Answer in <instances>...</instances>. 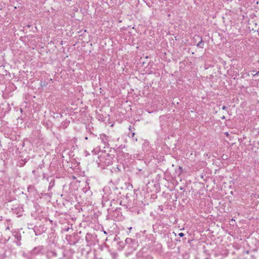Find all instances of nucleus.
<instances>
[{"label":"nucleus","instance_id":"obj_1","mask_svg":"<svg viewBox=\"0 0 259 259\" xmlns=\"http://www.w3.org/2000/svg\"><path fill=\"white\" fill-rule=\"evenodd\" d=\"M41 251V248L40 247H35L32 250V254H37Z\"/></svg>","mask_w":259,"mask_h":259},{"label":"nucleus","instance_id":"obj_2","mask_svg":"<svg viewBox=\"0 0 259 259\" xmlns=\"http://www.w3.org/2000/svg\"><path fill=\"white\" fill-rule=\"evenodd\" d=\"M197 46L200 48H203V42L202 39H201V40L198 43L197 45Z\"/></svg>","mask_w":259,"mask_h":259},{"label":"nucleus","instance_id":"obj_3","mask_svg":"<svg viewBox=\"0 0 259 259\" xmlns=\"http://www.w3.org/2000/svg\"><path fill=\"white\" fill-rule=\"evenodd\" d=\"M144 146H148L149 145V142L148 141H145L144 142Z\"/></svg>","mask_w":259,"mask_h":259},{"label":"nucleus","instance_id":"obj_4","mask_svg":"<svg viewBox=\"0 0 259 259\" xmlns=\"http://www.w3.org/2000/svg\"><path fill=\"white\" fill-rule=\"evenodd\" d=\"M84 154L85 155V156H88V155H90V153L87 151H85L84 152Z\"/></svg>","mask_w":259,"mask_h":259},{"label":"nucleus","instance_id":"obj_5","mask_svg":"<svg viewBox=\"0 0 259 259\" xmlns=\"http://www.w3.org/2000/svg\"><path fill=\"white\" fill-rule=\"evenodd\" d=\"M179 235L180 237H183V236H184V233H179Z\"/></svg>","mask_w":259,"mask_h":259},{"label":"nucleus","instance_id":"obj_6","mask_svg":"<svg viewBox=\"0 0 259 259\" xmlns=\"http://www.w3.org/2000/svg\"><path fill=\"white\" fill-rule=\"evenodd\" d=\"M227 108H228L227 107H226V106H223V107H222V109H223V110H226Z\"/></svg>","mask_w":259,"mask_h":259},{"label":"nucleus","instance_id":"obj_7","mask_svg":"<svg viewBox=\"0 0 259 259\" xmlns=\"http://www.w3.org/2000/svg\"><path fill=\"white\" fill-rule=\"evenodd\" d=\"M132 137H133L134 136V135H135V133H132Z\"/></svg>","mask_w":259,"mask_h":259},{"label":"nucleus","instance_id":"obj_8","mask_svg":"<svg viewBox=\"0 0 259 259\" xmlns=\"http://www.w3.org/2000/svg\"><path fill=\"white\" fill-rule=\"evenodd\" d=\"M129 230H131L132 229V227H130L128 228Z\"/></svg>","mask_w":259,"mask_h":259}]
</instances>
